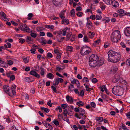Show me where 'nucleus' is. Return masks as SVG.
Segmentation results:
<instances>
[{
    "instance_id": "14",
    "label": "nucleus",
    "mask_w": 130,
    "mask_h": 130,
    "mask_svg": "<svg viewBox=\"0 0 130 130\" xmlns=\"http://www.w3.org/2000/svg\"><path fill=\"white\" fill-rule=\"evenodd\" d=\"M87 23L86 25L87 27L88 28H90L91 26H92V24L91 21L89 20V18H87Z\"/></svg>"
},
{
    "instance_id": "13",
    "label": "nucleus",
    "mask_w": 130,
    "mask_h": 130,
    "mask_svg": "<svg viewBox=\"0 0 130 130\" xmlns=\"http://www.w3.org/2000/svg\"><path fill=\"white\" fill-rule=\"evenodd\" d=\"M9 87V86H5L3 87V89H4V91L7 93L8 95H10V93L9 92L10 90L8 88Z\"/></svg>"
},
{
    "instance_id": "5",
    "label": "nucleus",
    "mask_w": 130,
    "mask_h": 130,
    "mask_svg": "<svg viewBox=\"0 0 130 130\" xmlns=\"http://www.w3.org/2000/svg\"><path fill=\"white\" fill-rule=\"evenodd\" d=\"M99 58L98 56L96 55L93 54L91 55L89 57V60L97 61Z\"/></svg>"
},
{
    "instance_id": "17",
    "label": "nucleus",
    "mask_w": 130,
    "mask_h": 130,
    "mask_svg": "<svg viewBox=\"0 0 130 130\" xmlns=\"http://www.w3.org/2000/svg\"><path fill=\"white\" fill-rule=\"evenodd\" d=\"M104 61L102 60H100L99 61V60L97 61V66L99 67L101 66L104 63Z\"/></svg>"
},
{
    "instance_id": "15",
    "label": "nucleus",
    "mask_w": 130,
    "mask_h": 130,
    "mask_svg": "<svg viewBox=\"0 0 130 130\" xmlns=\"http://www.w3.org/2000/svg\"><path fill=\"white\" fill-rule=\"evenodd\" d=\"M16 86L15 85H13L12 86L11 89L13 94V95H16L15 89Z\"/></svg>"
},
{
    "instance_id": "16",
    "label": "nucleus",
    "mask_w": 130,
    "mask_h": 130,
    "mask_svg": "<svg viewBox=\"0 0 130 130\" xmlns=\"http://www.w3.org/2000/svg\"><path fill=\"white\" fill-rule=\"evenodd\" d=\"M66 99L67 101L68 102H70L71 103L73 102V100L72 98L70 97L69 95H67L66 96Z\"/></svg>"
},
{
    "instance_id": "33",
    "label": "nucleus",
    "mask_w": 130,
    "mask_h": 130,
    "mask_svg": "<svg viewBox=\"0 0 130 130\" xmlns=\"http://www.w3.org/2000/svg\"><path fill=\"white\" fill-rule=\"evenodd\" d=\"M7 63L9 66L12 65L13 63V62L11 60H8L7 61Z\"/></svg>"
},
{
    "instance_id": "6",
    "label": "nucleus",
    "mask_w": 130,
    "mask_h": 130,
    "mask_svg": "<svg viewBox=\"0 0 130 130\" xmlns=\"http://www.w3.org/2000/svg\"><path fill=\"white\" fill-rule=\"evenodd\" d=\"M97 61L89 60V65L91 67H95L97 66Z\"/></svg>"
},
{
    "instance_id": "20",
    "label": "nucleus",
    "mask_w": 130,
    "mask_h": 130,
    "mask_svg": "<svg viewBox=\"0 0 130 130\" xmlns=\"http://www.w3.org/2000/svg\"><path fill=\"white\" fill-rule=\"evenodd\" d=\"M83 41L85 42H89V39L86 35H85L84 36Z\"/></svg>"
},
{
    "instance_id": "8",
    "label": "nucleus",
    "mask_w": 130,
    "mask_h": 130,
    "mask_svg": "<svg viewBox=\"0 0 130 130\" xmlns=\"http://www.w3.org/2000/svg\"><path fill=\"white\" fill-rule=\"evenodd\" d=\"M61 0H52L53 3L56 6H59L61 5Z\"/></svg>"
},
{
    "instance_id": "18",
    "label": "nucleus",
    "mask_w": 130,
    "mask_h": 130,
    "mask_svg": "<svg viewBox=\"0 0 130 130\" xmlns=\"http://www.w3.org/2000/svg\"><path fill=\"white\" fill-rule=\"evenodd\" d=\"M88 34L89 38L92 39L95 35V33L94 32H93L92 33L91 32H88Z\"/></svg>"
},
{
    "instance_id": "24",
    "label": "nucleus",
    "mask_w": 130,
    "mask_h": 130,
    "mask_svg": "<svg viewBox=\"0 0 130 130\" xmlns=\"http://www.w3.org/2000/svg\"><path fill=\"white\" fill-rule=\"evenodd\" d=\"M45 26L46 28H49L50 29H53L54 28V26L53 25H46Z\"/></svg>"
},
{
    "instance_id": "52",
    "label": "nucleus",
    "mask_w": 130,
    "mask_h": 130,
    "mask_svg": "<svg viewBox=\"0 0 130 130\" xmlns=\"http://www.w3.org/2000/svg\"><path fill=\"white\" fill-rule=\"evenodd\" d=\"M47 57L51 58L52 57L53 55L50 52L48 53L47 54Z\"/></svg>"
},
{
    "instance_id": "9",
    "label": "nucleus",
    "mask_w": 130,
    "mask_h": 130,
    "mask_svg": "<svg viewBox=\"0 0 130 130\" xmlns=\"http://www.w3.org/2000/svg\"><path fill=\"white\" fill-rule=\"evenodd\" d=\"M111 5H112L114 7L116 8L117 7L119 6L118 3L116 1L112 0L111 2Z\"/></svg>"
},
{
    "instance_id": "7",
    "label": "nucleus",
    "mask_w": 130,
    "mask_h": 130,
    "mask_svg": "<svg viewBox=\"0 0 130 130\" xmlns=\"http://www.w3.org/2000/svg\"><path fill=\"white\" fill-rule=\"evenodd\" d=\"M122 80V79L118 75H116L112 80L113 83H115L119 80Z\"/></svg>"
},
{
    "instance_id": "4",
    "label": "nucleus",
    "mask_w": 130,
    "mask_h": 130,
    "mask_svg": "<svg viewBox=\"0 0 130 130\" xmlns=\"http://www.w3.org/2000/svg\"><path fill=\"white\" fill-rule=\"evenodd\" d=\"M91 52V48L86 46L82 47L80 50V53L82 55H87Z\"/></svg>"
},
{
    "instance_id": "23",
    "label": "nucleus",
    "mask_w": 130,
    "mask_h": 130,
    "mask_svg": "<svg viewBox=\"0 0 130 130\" xmlns=\"http://www.w3.org/2000/svg\"><path fill=\"white\" fill-rule=\"evenodd\" d=\"M80 115L83 116L85 113V110L83 109L80 108V110L79 111Z\"/></svg>"
},
{
    "instance_id": "34",
    "label": "nucleus",
    "mask_w": 130,
    "mask_h": 130,
    "mask_svg": "<svg viewBox=\"0 0 130 130\" xmlns=\"http://www.w3.org/2000/svg\"><path fill=\"white\" fill-rule=\"evenodd\" d=\"M37 30L38 31H41L44 30V29L41 27H38L36 28Z\"/></svg>"
},
{
    "instance_id": "2",
    "label": "nucleus",
    "mask_w": 130,
    "mask_h": 130,
    "mask_svg": "<svg viewBox=\"0 0 130 130\" xmlns=\"http://www.w3.org/2000/svg\"><path fill=\"white\" fill-rule=\"evenodd\" d=\"M124 90V87L119 86H115L112 90V93L116 95L121 96L123 94Z\"/></svg>"
},
{
    "instance_id": "61",
    "label": "nucleus",
    "mask_w": 130,
    "mask_h": 130,
    "mask_svg": "<svg viewBox=\"0 0 130 130\" xmlns=\"http://www.w3.org/2000/svg\"><path fill=\"white\" fill-rule=\"evenodd\" d=\"M76 10L77 11H80L82 10V7L80 6L77 7H76Z\"/></svg>"
},
{
    "instance_id": "26",
    "label": "nucleus",
    "mask_w": 130,
    "mask_h": 130,
    "mask_svg": "<svg viewBox=\"0 0 130 130\" xmlns=\"http://www.w3.org/2000/svg\"><path fill=\"white\" fill-rule=\"evenodd\" d=\"M65 23L67 24H68L69 23V21L68 20L66 19H64V18L62 20V24H64Z\"/></svg>"
},
{
    "instance_id": "3",
    "label": "nucleus",
    "mask_w": 130,
    "mask_h": 130,
    "mask_svg": "<svg viewBox=\"0 0 130 130\" xmlns=\"http://www.w3.org/2000/svg\"><path fill=\"white\" fill-rule=\"evenodd\" d=\"M121 37L120 32L118 30H115L112 32L111 36V40L113 42H117Z\"/></svg>"
},
{
    "instance_id": "58",
    "label": "nucleus",
    "mask_w": 130,
    "mask_h": 130,
    "mask_svg": "<svg viewBox=\"0 0 130 130\" xmlns=\"http://www.w3.org/2000/svg\"><path fill=\"white\" fill-rule=\"evenodd\" d=\"M58 118L60 120L61 119H63V114H59L58 115Z\"/></svg>"
},
{
    "instance_id": "27",
    "label": "nucleus",
    "mask_w": 130,
    "mask_h": 130,
    "mask_svg": "<svg viewBox=\"0 0 130 130\" xmlns=\"http://www.w3.org/2000/svg\"><path fill=\"white\" fill-rule=\"evenodd\" d=\"M105 3L107 5H111V2L112 0H103Z\"/></svg>"
},
{
    "instance_id": "57",
    "label": "nucleus",
    "mask_w": 130,
    "mask_h": 130,
    "mask_svg": "<svg viewBox=\"0 0 130 130\" xmlns=\"http://www.w3.org/2000/svg\"><path fill=\"white\" fill-rule=\"evenodd\" d=\"M47 35L48 37H53V35L50 32H47Z\"/></svg>"
},
{
    "instance_id": "49",
    "label": "nucleus",
    "mask_w": 130,
    "mask_h": 130,
    "mask_svg": "<svg viewBox=\"0 0 130 130\" xmlns=\"http://www.w3.org/2000/svg\"><path fill=\"white\" fill-rule=\"evenodd\" d=\"M25 41L24 39L23 38H20L19 39V42L20 43L22 44L25 42Z\"/></svg>"
},
{
    "instance_id": "64",
    "label": "nucleus",
    "mask_w": 130,
    "mask_h": 130,
    "mask_svg": "<svg viewBox=\"0 0 130 130\" xmlns=\"http://www.w3.org/2000/svg\"><path fill=\"white\" fill-rule=\"evenodd\" d=\"M126 63L127 65L130 66V58L128 59H127Z\"/></svg>"
},
{
    "instance_id": "38",
    "label": "nucleus",
    "mask_w": 130,
    "mask_h": 130,
    "mask_svg": "<svg viewBox=\"0 0 130 130\" xmlns=\"http://www.w3.org/2000/svg\"><path fill=\"white\" fill-rule=\"evenodd\" d=\"M123 83L124 84H124H123L122 85V86L124 87V89L125 88H127V82L125 81V80H123L122 81Z\"/></svg>"
},
{
    "instance_id": "54",
    "label": "nucleus",
    "mask_w": 130,
    "mask_h": 130,
    "mask_svg": "<svg viewBox=\"0 0 130 130\" xmlns=\"http://www.w3.org/2000/svg\"><path fill=\"white\" fill-rule=\"evenodd\" d=\"M91 106L93 108H95L96 107V104L94 102H92L91 103Z\"/></svg>"
},
{
    "instance_id": "1",
    "label": "nucleus",
    "mask_w": 130,
    "mask_h": 130,
    "mask_svg": "<svg viewBox=\"0 0 130 130\" xmlns=\"http://www.w3.org/2000/svg\"><path fill=\"white\" fill-rule=\"evenodd\" d=\"M107 60L109 62L116 63L119 61L121 58V55L119 53H117L110 50L107 53Z\"/></svg>"
},
{
    "instance_id": "30",
    "label": "nucleus",
    "mask_w": 130,
    "mask_h": 130,
    "mask_svg": "<svg viewBox=\"0 0 130 130\" xmlns=\"http://www.w3.org/2000/svg\"><path fill=\"white\" fill-rule=\"evenodd\" d=\"M40 69L41 70L40 73L41 75L43 76L44 74V69L42 67H41Z\"/></svg>"
},
{
    "instance_id": "48",
    "label": "nucleus",
    "mask_w": 130,
    "mask_h": 130,
    "mask_svg": "<svg viewBox=\"0 0 130 130\" xmlns=\"http://www.w3.org/2000/svg\"><path fill=\"white\" fill-rule=\"evenodd\" d=\"M26 40H27L28 41H30L33 42V39L30 36H27Z\"/></svg>"
},
{
    "instance_id": "62",
    "label": "nucleus",
    "mask_w": 130,
    "mask_h": 130,
    "mask_svg": "<svg viewBox=\"0 0 130 130\" xmlns=\"http://www.w3.org/2000/svg\"><path fill=\"white\" fill-rule=\"evenodd\" d=\"M47 127H46L48 128L49 129H53V128L52 126L49 123L47 124Z\"/></svg>"
},
{
    "instance_id": "42",
    "label": "nucleus",
    "mask_w": 130,
    "mask_h": 130,
    "mask_svg": "<svg viewBox=\"0 0 130 130\" xmlns=\"http://www.w3.org/2000/svg\"><path fill=\"white\" fill-rule=\"evenodd\" d=\"M118 70V68L116 67H114L112 69V71L114 73H115Z\"/></svg>"
},
{
    "instance_id": "51",
    "label": "nucleus",
    "mask_w": 130,
    "mask_h": 130,
    "mask_svg": "<svg viewBox=\"0 0 130 130\" xmlns=\"http://www.w3.org/2000/svg\"><path fill=\"white\" fill-rule=\"evenodd\" d=\"M124 10L122 9H120L118 10V13L120 14H123L124 13Z\"/></svg>"
},
{
    "instance_id": "43",
    "label": "nucleus",
    "mask_w": 130,
    "mask_h": 130,
    "mask_svg": "<svg viewBox=\"0 0 130 130\" xmlns=\"http://www.w3.org/2000/svg\"><path fill=\"white\" fill-rule=\"evenodd\" d=\"M55 84H53L54 85H58L59 83V80L58 78H56L55 79Z\"/></svg>"
},
{
    "instance_id": "40",
    "label": "nucleus",
    "mask_w": 130,
    "mask_h": 130,
    "mask_svg": "<svg viewBox=\"0 0 130 130\" xmlns=\"http://www.w3.org/2000/svg\"><path fill=\"white\" fill-rule=\"evenodd\" d=\"M84 85L85 86L86 91H90L92 90V88H90L88 86H87V85H86L85 84H84Z\"/></svg>"
},
{
    "instance_id": "59",
    "label": "nucleus",
    "mask_w": 130,
    "mask_h": 130,
    "mask_svg": "<svg viewBox=\"0 0 130 130\" xmlns=\"http://www.w3.org/2000/svg\"><path fill=\"white\" fill-rule=\"evenodd\" d=\"M10 79L11 80L13 81L15 79V77L14 75H12L10 76Z\"/></svg>"
},
{
    "instance_id": "25",
    "label": "nucleus",
    "mask_w": 130,
    "mask_h": 130,
    "mask_svg": "<svg viewBox=\"0 0 130 130\" xmlns=\"http://www.w3.org/2000/svg\"><path fill=\"white\" fill-rule=\"evenodd\" d=\"M119 129L120 130H126L127 127L124 124H122V126L119 128Z\"/></svg>"
},
{
    "instance_id": "53",
    "label": "nucleus",
    "mask_w": 130,
    "mask_h": 130,
    "mask_svg": "<svg viewBox=\"0 0 130 130\" xmlns=\"http://www.w3.org/2000/svg\"><path fill=\"white\" fill-rule=\"evenodd\" d=\"M57 109H58L59 110V112L60 113H61L62 112V109L60 106H59L57 107V108L56 109L57 110Z\"/></svg>"
},
{
    "instance_id": "12",
    "label": "nucleus",
    "mask_w": 130,
    "mask_h": 130,
    "mask_svg": "<svg viewBox=\"0 0 130 130\" xmlns=\"http://www.w3.org/2000/svg\"><path fill=\"white\" fill-rule=\"evenodd\" d=\"M124 33L125 35L127 36H130V27H127L125 30Z\"/></svg>"
},
{
    "instance_id": "46",
    "label": "nucleus",
    "mask_w": 130,
    "mask_h": 130,
    "mask_svg": "<svg viewBox=\"0 0 130 130\" xmlns=\"http://www.w3.org/2000/svg\"><path fill=\"white\" fill-rule=\"evenodd\" d=\"M70 13L72 16H74L75 15L74 9H72L70 11Z\"/></svg>"
},
{
    "instance_id": "44",
    "label": "nucleus",
    "mask_w": 130,
    "mask_h": 130,
    "mask_svg": "<svg viewBox=\"0 0 130 130\" xmlns=\"http://www.w3.org/2000/svg\"><path fill=\"white\" fill-rule=\"evenodd\" d=\"M42 123L46 127H47V124L48 123L46 122V121H43L42 122Z\"/></svg>"
},
{
    "instance_id": "37",
    "label": "nucleus",
    "mask_w": 130,
    "mask_h": 130,
    "mask_svg": "<svg viewBox=\"0 0 130 130\" xmlns=\"http://www.w3.org/2000/svg\"><path fill=\"white\" fill-rule=\"evenodd\" d=\"M28 17L27 18V19L30 20L31 19V18L33 16V14L32 13H30L28 14Z\"/></svg>"
},
{
    "instance_id": "45",
    "label": "nucleus",
    "mask_w": 130,
    "mask_h": 130,
    "mask_svg": "<svg viewBox=\"0 0 130 130\" xmlns=\"http://www.w3.org/2000/svg\"><path fill=\"white\" fill-rule=\"evenodd\" d=\"M41 38L42 40V41H41V43H43L44 44H46V41L45 39L43 37H42Z\"/></svg>"
},
{
    "instance_id": "50",
    "label": "nucleus",
    "mask_w": 130,
    "mask_h": 130,
    "mask_svg": "<svg viewBox=\"0 0 130 130\" xmlns=\"http://www.w3.org/2000/svg\"><path fill=\"white\" fill-rule=\"evenodd\" d=\"M102 17L100 15H96V20H100L101 19Z\"/></svg>"
},
{
    "instance_id": "19",
    "label": "nucleus",
    "mask_w": 130,
    "mask_h": 130,
    "mask_svg": "<svg viewBox=\"0 0 130 130\" xmlns=\"http://www.w3.org/2000/svg\"><path fill=\"white\" fill-rule=\"evenodd\" d=\"M72 35V33L71 32H69L67 35L66 40V41H68L70 39L71 35Z\"/></svg>"
},
{
    "instance_id": "35",
    "label": "nucleus",
    "mask_w": 130,
    "mask_h": 130,
    "mask_svg": "<svg viewBox=\"0 0 130 130\" xmlns=\"http://www.w3.org/2000/svg\"><path fill=\"white\" fill-rule=\"evenodd\" d=\"M0 15L2 16L5 19H7L6 17V15L4 12H0Z\"/></svg>"
},
{
    "instance_id": "31",
    "label": "nucleus",
    "mask_w": 130,
    "mask_h": 130,
    "mask_svg": "<svg viewBox=\"0 0 130 130\" xmlns=\"http://www.w3.org/2000/svg\"><path fill=\"white\" fill-rule=\"evenodd\" d=\"M73 49V47L71 46H68L66 47V51H71Z\"/></svg>"
},
{
    "instance_id": "11",
    "label": "nucleus",
    "mask_w": 130,
    "mask_h": 130,
    "mask_svg": "<svg viewBox=\"0 0 130 130\" xmlns=\"http://www.w3.org/2000/svg\"><path fill=\"white\" fill-rule=\"evenodd\" d=\"M26 27H25L24 28H21V30L26 31L27 32L30 33L31 32V30L28 26L26 25ZM25 27H26L25 26Z\"/></svg>"
},
{
    "instance_id": "41",
    "label": "nucleus",
    "mask_w": 130,
    "mask_h": 130,
    "mask_svg": "<svg viewBox=\"0 0 130 130\" xmlns=\"http://www.w3.org/2000/svg\"><path fill=\"white\" fill-rule=\"evenodd\" d=\"M53 123L56 126H58L59 124V122L56 119H55L53 121Z\"/></svg>"
},
{
    "instance_id": "63",
    "label": "nucleus",
    "mask_w": 130,
    "mask_h": 130,
    "mask_svg": "<svg viewBox=\"0 0 130 130\" xmlns=\"http://www.w3.org/2000/svg\"><path fill=\"white\" fill-rule=\"evenodd\" d=\"M31 36L35 38L37 36L36 34L35 33H31Z\"/></svg>"
},
{
    "instance_id": "21",
    "label": "nucleus",
    "mask_w": 130,
    "mask_h": 130,
    "mask_svg": "<svg viewBox=\"0 0 130 130\" xmlns=\"http://www.w3.org/2000/svg\"><path fill=\"white\" fill-rule=\"evenodd\" d=\"M40 109L41 110H44V111L46 113H48L49 111L50 110L46 108H44V107H41L40 108Z\"/></svg>"
},
{
    "instance_id": "28",
    "label": "nucleus",
    "mask_w": 130,
    "mask_h": 130,
    "mask_svg": "<svg viewBox=\"0 0 130 130\" xmlns=\"http://www.w3.org/2000/svg\"><path fill=\"white\" fill-rule=\"evenodd\" d=\"M47 77L48 78H49L51 79H52V77L53 78L54 77V76L51 73H49L47 75Z\"/></svg>"
},
{
    "instance_id": "29",
    "label": "nucleus",
    "mask_w": 130,
    "mask_h": 130,
    "mask_svg": "<svg viewBox=\"0 0 130 130\" xmlns=\"http://www.w3.org/2000/svg\"><path fill=\"white\" fill-rule=\"evenodd\" d=\"M76 104L79 106H83L84 105V103L81 101H79L76 103Z\"/></svg>"
},
{
    "instance_id": "39",
    "label": "nucleus",
    "mask_w": 130,
    "mask_h": 130,
    "mask_svg": "<svg viewBox=\"0 0 130 130\" xmlns=\"http://www.w3.org/2000/svg\"><path fill=\"white\" fill-rule=\"evenodd\" d=\"M19 26L20 27L19 28L20 29H21V28H24L25 27H26H26V24H21L19 25Z\"/></svg>"
},
{
    "instance_id": "22",
    "label": "nucleus",
    "mask_w": 130,
    "mask_h": 130,
    "mask_svg": "<svg viewBox=\"0 0 130 130\" xmlns=\"http://www.w3.org/2000/svg\"><path fill=\"white\" fill-rule=\"evenodd\" d=\"M74 89V86L71 84L70 85V86H69L68 89H69L70 91H73Z\"/></svg>"
},
{
    "instance_id": "36",
    "label": "nucleus",
    "mask_w": 130,
    "mask_h": 130,
    "mask_svg": "<svg viewBox=\"0 0 130 130\" xmlns=\"http://www.w3.org/2000/svg\"><path fill=\"white\" fill-rule=\"evenodd\" d=\"M96 120L98 121L101 122L103 120L102 117H97L96 118Z\"/></svg>"
},
{
    "instance_id": "55",
    "label": "nucleus",
    "mask_w": 130,
    "mask_h": 130,
    "mask_svg": "<svg viewBox=\"0 0 130 130\" xmlns=\"http://www.w3.org/2000/svg\"><path fill=\"white\" fill-rule=\"evenodd\" d=\"M110 19H109V18L107 17H106V19H105V23H108L109 22Z\"/></svg>"
},
{
    "instance_id": "60",
    "label": "nucleus",
    "mask_w": 130,
    "mask_h": 130,
    "mask_svg": "<svg viewBox=\"0 0 130 130\" xmlns=\"http://www.w3.org/2000/svg\"><path fill=\"white\" fill-rule=\"evenodd\" d=\"M68 113V111L66 109H64V111L63 112V114L64 115V116H66L67 117V114Z\"/></svg>"
},
{
    "instance_id": "56",
    "label": "nucleus",
    "mask_w": 130,
    "mask_h": 130,
    "mask_svg": "<svg viewBox=\"0 0 130 130\" xmlns=\"http://www.w3.org/2000/svg\"><path fill=\"white\" fill-rule=\"evenodd\" d=\"M84 91L83 90H82L80 92L79 95H78L79 96H83L84 95Z\"/></svg>"
},
{
    "instance_id": "10",
    "label": "nucleus",
    "mask_w": 130,
    "mask_h": 130,
    "mask_svg": "<svg viewBox=\"0 0 130 130\" xmlns=\"http://www.w3.org/2000/svg\"><path fill=\"white\" fill-rule=\"evenodd\" d=\"M30 74L31 75L37 78H39L40 77L39 75L34 70H32L30 72Z\"/></svg>"
},
{
    "instance_id": "47",
    "label": "nucleus",
    "mask_w": 130,
    "mask_h": 130,
    "mask_svg": "<svg viewBox=\"0 0 130 130\" xmlns=\"http://www.w3.org/2000/svg\"><path fill=\"white\" fill-rule=\"evenodd\" d=\"M75 83L77 86V87H78L80 86V84L78 80L77 79L76 80H75Z\"/></svg>"
},
{
    "instance_id": "32",
    "label": "nucleus",
    "mask_w": 130,
    "mask_h": 130,
    "mask_svg": "<svg viewBox=\"0 0 130 130\" xmlns=\"http://www.w3.org/2000/svg\"><path fill=\"white\" fill-rule=\"evenodd\" d=\"M102 87L105 90L106 93L108 94H109V92H108V91L107 90V89L106 88L105 85H103L102 86Z\"/></svg>"
}]
</instances>
